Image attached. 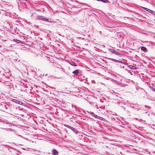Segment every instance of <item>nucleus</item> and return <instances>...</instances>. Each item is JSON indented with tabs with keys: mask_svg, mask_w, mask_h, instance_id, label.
Returning a JSON list of instances; mask_svg holds the SVG:
<instances>
[{
	"mask_svg": "<svg viewBox=\"0 0 155 155\" xmlns=\"http://www.w3.org/2000/svg\"><path fill=\"white\" fill-rule=\"evenodd\" d=\"M98 1H101L107 3L109 2V1L108 0H97Z\"/></svg>",
	"mask_w": 155,
	"mask_h": 155,
	"instance_id": "obj_7",
	"label": "nucleus"
},
{
	"mask_svg": "<svg viewBox=\"0 0 155 155\" xmlns=\"http://www.w3.org/2000/svg\"><path fill=\"white\" fill-rule=\"evenodd\" d=\"M70 64L72 66H77V65L74 62H72L71 63H70Z\"/></svg>",
	"mask_w": 155,
	"mask_h": 155,
	"instance_id": "obj_6",
	"label": "nucleus"
},
{
	"mask_svg": "<svg viewBox=\"0 0 155 155\" xmlns=\"http://www.w3.org/2000/svg\"><path fill=\"white\" fill-rule=\"evenodd\" d=\"M16 101H16L15 102L17 103H18L20 104H22L23 103L22 102H21V101H17L16 100Z\"/></svg>",
	"mask_w": 155,
	"mask_h": 155,
	"instance_id": "obj_8",
	"label": "nucleus"
},
{
	"mask_svg": "<svg viewBox=\"0 0 155 155\" xmlns=\"http://www.w3.org/2000/svg\"><path fill=\"white\" fill-rule=\"evenodd\" d=\"M52 153L54 155H58V152L55 150H52Z\"/></svg>",
	"mask_w": 155,
	"mask_h": 155,
	"instance_id": "obj_2",
	"label": "nucleus"
},
{
	"mask_svg": "<svg viewBox=\"0 0 155 155\" xmlns=\"http://www.w3.org/2000/svg\"><path fill=\"white\" fill-rule=\"evenodd\" d=\"M110 51L112 53H114L115 52V51L113 49H110Z\"/></svg>",
	"mask_w": 155,
	"mask_h": 155,
	"instance_id": "obj_9",
	"label": "nucleus"
},
{
	"mask_svg": "<svg viewBox=\"0 0 155 155\" xmlns=\"http://www.w3.org/2000/svg\"><path fill=\"white\" fill-rule=\"evenodd\" d=\"M37 18L39 20H44L45 21L47 20L46 18L44 17L43 16H39L37 17Z\"/></svg>",
	"mask_w": 155,
	"mask_h": 155,
	"instance_id": "obj_1",
	"label": "nucleus"
},
{
	"mask_svg": "<svg viewBox=\"0 0 155 155\" xmlns=\"http://www.w3.org/2000/svg\"><path fill=\"white\" fill-rule=\"evenodd\" d=\"M79 70H76L75 71H74L72 73L74 74L75 75H77L79 73Z\"/></svg>",
	"mask_w": 155,
	"mask_h": 155,
	"instance_id": "obj_3",
	"label": "nucleus"
},
{
	"mask_svg": "<svg viewBox=\"0 0 155 155\" xmlns=\"http://www.w3.org/2000/svg\"><path fill=\"white\" fill-rule=\"evenodd\" d=\"M141 50L144 52H146L147 50V48L143 46L141 47Z\"/></svg>",
	"mask_w": 155,
	"mask_h": 155,
	"instance_id": "obj_4",
	"label": "nucleus"
},
{
	"mask_svg": "<svg viewBox=\"0 0 155 155\" xmlns=\"http://www.w3.org/2000/svg\"><path fill=\"white\" fill-rule=\"evenodd\" d=\"M114 53L117 54V55H119V53L118 52H116V51H115V52Z\"/></svg>",
	"mask_w": 155,
	"mask_h": 155,
	"instance_id": "obj_10",
	"label": "nucleus"
},
{
	"mask_svg": "<svg viewBox=\"0 0 155 155\" xmlns=\"http://www.w3.org/2000/svg\"><path fill=\"white\" fill-rule=\"evenodd\" d=\"M152 90H153V89L154 90H155V89L154 88H153V87H152Z\"/></svg>",
	"mask_w": 155,
	"mask_h": 155,
	"instance_id": "obj_13",
	"label": "nucleus"
},
{
	"mask_svg": "<svg viewBox=\"0 0 155 155\" xmlns=\"http://www.w3.org/2000/svg\"><path fill=\"white\" fill-rule=\"evenodd\" d=\"M144 9L145 10H150V9H149L148 8H144Z\"/></svg>",
	"mask_w": 155,
	"mask_h": 155,
	"instance_id": "obj_12",
	"label": "nucleus"
},
{
	"mask_svg": "<svg viewBox=\"0 0 155 155\" xmlns=\"http://www.w3.org/2000/svg\"><path fill=\"white\" fill-rule=\"evenodd\" d=\"M113 60L114 61H115L120 62V61H118L117 60H115V59H113Z\"/></svg>",
	"mask_w": 155,
	"mask_h": 155,
	"instance_id": "obj_11",
	"label": "nucleus"
},
{
	"mask_svg": "<svg viewBox=\"0 0 155 155\" xmlns=\"http://www.w3.org/2000/svg\"><path fill=\"white\" fill-rule=\"evenodd\" d=\"M13 40L14 41L17 42L18 43H22V41L19 40L14 39Z\"/></svg>",
	"mask_w": 155,
	"mask_h": 155,
	"instance_id": "obj_5",
	"label": "nucleus"
}]
</instances>
